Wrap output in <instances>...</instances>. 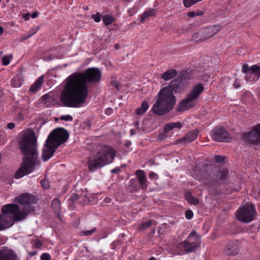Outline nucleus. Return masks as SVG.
<instances>
[{
	"label": "nucleus",
	"instance_id": "ddd939ff",
	"mask_svg": "<svg viewBox=\"0 0 260 260\" xmlns=\"http://www.w3.org/2000/svg\"><path fill=\"white\" fill-rule=\"evenodd\" d=\"M245 143L255 145L260 144V123L253 126L249 132L243 134Z\"/></svg>",
	"mask_w": 260,
	"mask_h": 260
},
{
	"label": "nucleus",
	"instance_id": "a18cd8bd",
	"mask_svg": "<svg viewBox=\"0 0 260 260\" xmlns=\"http://www.w3.org/2000/svg\"><path fill=\"white\" fill-rule=\"evenodd\" d=\"M39 29V26L37 27L36 28H33L28 33L29 34V36H32L33 35L35 34Z\"/></svg>",
	"mask_w": 260,
	"mask_h": 260
},
{
	"label": "nucleus",
	"instance_id": "bf43d9fd",
	"mask_svg": "<svg viewBox=\"0 0 260 260\" xmlns=\"http://www.w3.org/2000/svg\"><path fill=\"white\" fill-rule=\"evenodd\" d=\"M111 110V109H106V111H105V113L106 114H109L110 113H109V111Z\"/></svg>",
	"mask_w": 260,
	"mask_h": 260
},
{
	"label": "nucleus",
	"instance_id": "58836bf2",
	"mask_svg": "<svg viewBox=\"0 0 260 260\" xmlns=\"http://www.w3.org/2000/svg\"><path fill=\"white\" fill-rule=\"evenodd\" d=\"M193 215V212L191 210H187L185 212V217L187 219H190Z\"/></svg>",
	"mask_w": 260,
	"mask_h": 260
},
{
	"label": "nucleus",
	"instance_id": "bb28decb",
	"mask_svg": "<svg viewBox=\"0 0 260 260\" xmlns=\"http://www.w3.org/2000/svg\"><path fill=\"white\" fill-rule=\"evenodd\" d=\"M42 103L46 106L49 107L51 105L52 102V99L49 96L48 94H45L42 97Z\"/></svg>",
	"mask_w": 260,
	"mask_h": 260
},
{
	"label": "nucleus",
	"instance_id": "473e14b6",
	"mask_svg": "<svg viewBox=\"0 0 260 260\" xmlns=\"http://www.w3.org/2000/svg\"><path fill=\"white\" fill-rule=\"evenodd\" d=\"M60 119L64 121H72L73 120V117L70 115H62L60 117Z\"/></svg>",
	"mask_w": 260,
	"mask_h": 260
},
{
	"label": "nucleus",
	"instance_id": "f3484780",
	"mask_svg": "<svg viewBox=\"0 0 260 260\" xmlns=\"http://www.w3.org/2000/svg\"><path fill=\"white\" fill-rule=\"evenodd\" d=\"M0 260H19V257L14 250L4 247L0 249Z\"/></svg>",
	"mask_w": 260,
	"mask_h": 260
},
{
	"label": "nucleus",
	"instance_id": "2f4dec72",
	"mask_svg": "<svg viewBox=\"0 0 260 260\" xmlns=\"http://www.w3.org/2000/svg\"><path fill=\"white\" fill-rule=\"evenodd\" d=\"M151 225V221L150 220H148L145 223H143L141 224L140 226V229L141 230H145L147 229Z\"/></svg>",
	"mask_w": 260,
	"mask_h": 260
},
{
	"label": "nucleus",
	"instance_id": "a878e982",
	"mask_svg": "<svg viewBox=\"0 0 260 260\" xmlns=\"http://www.w3.org/2000/svg\"><path fill=\"white\" fill-rule=\"evenodd\" d=\"M185 200L190 204L197 205L199 201L198 198L193 197L190 193H187L185 196Z\"/></svg>",
	"mask_w": 260,
	"mask_h": 260
},
{
	"label": "nucleus",
	"instance_id": "a19ab883",
	"mask_svg": "<svg viewBox=\"0 0 260 260\" xmlns=\"http://www.w3.org/2000/svg\"><path fill=\"white\" fill-rule=\"evenodd\" d=\"M41 184L45 189H47L49 187V182L47 180H43L41 181Z\"/></svg>",
	"mask_w": 260,
	"mask_h": 260
},
{
	"label": "nucleus",
	"instance_id": "e2e57ef3",
	"mask_svg": "<svg viewBox=\"0 0 260 260\" xmlns=\"http://www.w3.org/2000/svg\"><path fill=\"white\" fill-rule=\"evenodd\" d=\"M131 144V142H127V144H126L127 146H129Z\"/></svg>",
	"mask_w": 260,
	"mask_h": 260
},
{
	"label": "nucleus",
	"instance_id": "1a4fd4ad",
	"mask_svg": "<svg viewBox=\"0 0 260 260\" xmlns=\"http://www.w3.org/2000/svg\"><path fill=\"white\" fill-rule=\"evenodd\" d=\"M255 212L254 205L251 203H247L238 210L237 218L242 222H250L253 219Z\"/></svg>",
	"mask_w": 260,
	"mask_h": 260
},
{
	"label": "nucleus",
	"instance_id": "412c9836",
	"mask_svg": "<svg viewBox=\"0 0 260 260\" xmlns=\"http://www.w3.org/2000/svg\"><path fill=\"white\" fill-rule=\"evenodd\" d=\"M178 76V72L176 69H171L168 70L166 72L163 73L161 78L165 81H168L172 79L173 77Z\"/></svg>",
	"mask_w": 260,
	"mask_h": 260
},
{
	"label": "nucleus",
	"instance_id": "aec40b11",
	"mask_svg": "<svg viewBox=\"0 0 260 260\" xmlns=\"http://www.w3.org/2000/svg\"><path fill=\"white\" fill-rule=\"evenodd\" d=\"M239 248L234 243H230L227 245L224 250V253L229 255H235L238 253Z\"/></svg>",
	"mask_w": 260,
	"mask_h": 260
},
{
	"label": "nucleus",
	"instance_id": "6ab92c4d",
	"mask_svg": "<svg viewBox=\"0 0 260 260\" xmlns=\"http://www.w3.org/2000/svg\"><path fill=\"white\" fill-rule=\"evenodd\" d=\"M199 131L197 129H194L188 132L182 138L177 141V144H183L188 143L194 141L198 137Z\"/></svg>",
	"mask_w": 260,
	"mask_h": 260
},
{
	"label": "nucleus",
	"instance_id": "052dcab7",
	"mask_svg": "<svg viewBox=\"0 0 260 260\" xmlns=\"http://www.w3.org/2000/svg\"><path fill=\"white\" fill-rule=\"evenodd\" d=\"M46 80H47L48 81L52 80L51 78H49V76H47L46 77Z\"/></svg>",
	"mask_w": 260,
	"mask_h": 260
},
{
	"label": "nucleus",
	"instance_id": "7ed1b4c3",
	"mask_svg": "<svg viewBox=\"0 0 260 260\" xmlns=\"http://www.w3.org/2000/svg\"><path fill=\"white\" fill-rule=\"evenodd\" d=\"M89 93L87 82H66L60 99L66 107L80 108L85 104Z\"/></svg>",
	"mask_w": 260,
	"mask_h": 260
},
{
	"label": "nucleus",
	"instance_id": "49530a36",
	"mask_svg": "<svg viewBox=\"0 0 260 260\" xmlns=\"http://www.w3.org/2000/svg\"><path fill=\"white\" fill-rule=\"evenodd\" d=\"M78 199H79V197L77 195H74L71 198L70 200L71 201L74 202V201H76V200H78Z\"/></svg>",
	"mask_w": 260,
	"mask_h": 260
},
{
	"label": "nucleus",
	"instance_id": "4468645a",
	"mask_svg": "<svg viewBox=\"0 0 260 260\" xmlns=\"http://www.w3.org/2000/svg\"><path fill=\"white\" fill-rule=\"evenodd\" d=\"M200 76V72L194 68H185L181 70L176 78L172 81H186L196 80Z\"/></svg>",
	"mask_w": 260,
	"mask_h": 260
},
{
	"label": "nucleus",
	"instance_id": "7c9ffc66",
	"mask_svg": "<svg viewBox=\"0 0 260 260\" xmlns=\"http://www.w3.org/2000/svg\"><path fill=\"white\" fill-rule=\"evenodd\" d=\"M96 231V228H94L90 230H87L85 231H82L81 233V235L82 236H87L92 235L94 232Z\"/></svg>",
	"mask_w": 260,
	"mask_h": 260
},
{
	"label": "nucleus",
	"instance_id": "09e8293b",
	"mask_svg": "<svg viewBox=\"0 0 260 260\" xmlns=\"http://www.w3.org/2000/svg\"><path fill=\"white\" fill-rule=\"evenodd\" d=\"M16 85L12 84V86L14 87H18L21 86V82H14Z\"/></svg>",
	"mask_w": 260,
	"mask_h": 260
},
{
	"label": "nucleus",
	"instance_id": "0e129e2a",
	"mask_svg": "<svg viewBox=\"0 0 260 260\" xmlns=\"http://www.w3.org/2000/svg\"><path fill=\"white\" fill-rule=\"evenodd\" d=\"M3 51H0V57H1L2 56V55H3Z\"/></svg>",
	"mask_w": 260,
	"mask_h": 260
},
{
	"label": "nucleus",
	"instance_id": "5fc2aeb1",
	"mask_svg": "<svg viewBox=\"0 0 260 260\" xmlns=\"http://www.w3.org/2000/svg\"><path fill=\"white\" fill-rule=\"evenodd\" d=\"M31 36H29V33L28 34L27 36H25L24 37H23V38L22 39V40H26L27 39H28L29 38H30Z\"/></svg>",
	"mask_w": 260,
	"mask_h": 260
},
{
	"label": "nucleus",
	"instance_id": "20e7f679",
	"mask_svg": "<svg viewBox=\"0 0 260 260\" xmlns=\"http://www.w3.org/2000/svg\"><path fill=\"white\" fill-rule=\"evenodd\" d=\"M0 214V231L12 226L15 221L25 219L29 214L28 210H19V207L15 204L4 205Z\"/></svg>",
	"mask_w": 260,
	"mask_h": 260
},
{
	"label": "nucleus",
	"instance_id": "f257e3e1",
	"mask_svg": "<svg viewBox=\"0 0 260 260\" xmlns=\"http://www.w3.org/2000/svg\"><path fill=\"white\" fill-rule=\"evenodd\" d=\"M20 147L24 157L15 174V178L18 179L30 174L40 164L38 159L37 138L33 132H29L23 134L20 142Z\"/></svg>",
	"mask_w": 260,
	"mask_h": 260
},
{
	"label": "nucleus",
	"instance_id": "603ef678",
	"mask_svg": "<svg viewBox=\"0 0 260 260\" xmlns=\"http://www.w3.org/2000/svg\"><path fill=\"white\" fill-rule=\"evenodd\" d=\"M240 85L239 84V82H235L234 84V86L235 88H237L239 87H240Z\"/></svg>",
	"mask_w": 260,
	"mask_h": 260
},
{
	"label": "nucleus",
	"instance_id": "864d4df0",
	"mask_svg": "<svg viewBox=\"0 0 260 260\" xmlns=\"http://www.w3.org/2000/svg\"><path fill=\"white\" fill-rule=\"evenodd\" d=\"M38 15L37 12H35L32 13L31 16L32 18H36Z\"/></svg>",
	"mask_w": 260,
	"mask_h": 260
},
{
	"label": "nucleus",
	"instance_id": "c85d7f7f",
	"mask_svg": "<svg viewBox=\"0 0 260 260\" xmlns=\"http://www.w3.org/2000/svg\"><path fill=\"white\" fill-rule=\"evenodd\" d=\"M42 82H34L29 88V90L33 92H37L41 87Z\"/></svg>",
	"mask_w": 260,
	"mask_h": 260
},
{
	"label": "nucleus",
	"instance_id": "39448f33",
	"mask_svg": "<svg viewBox=\"0 0 260 260\" xmlns=\"http://www.w3.org/2000/svg\"><path fill=\"white\" fill-rule=\"evenodd\" d=\"M115 150L109 146L100 147L96 154L91 155L88 161V169L94 172L113 161Z\"/></svg>",
	"mask_w": 260,
	"mask_h": 260
},
{
	"label": "nucleus",
	"instance_id": "dca6fc26",
	"mask_svg": "<svg viewBox=\"0 0 260 260\" xmlns=\"http://www.w3.org/2000/svg\"><path fill=\"white\" fill-rule=\"evenodd\" d=\"M211 137L213 140L216 142H228L230 137L227 131L221 127L214 128L211 132Z\"/></svg>",
	"mask_w": 260,
	"mask_h": 260
},
{
	"label": "nucleus",
	"instance_id": "3c124183",
	"mask_svg": "<svg viewBox=\"0 0 260 260\" xmlns=\"http://www.w3.org/2000/svg\"><path fill=\"white\" fill-rule=\"evenodd\" d=\"M45 76L44 75L40 77L36 81H43L44 80Z\"/></svg>",
	"mask_w": 260,
	"mask_h": 260
},
{
	"label": "nucleus",
	"instance_id": "c03bdc74",
	"mask_svg": "<svg viewBox=\"0 0 260 260\" xmlns=\"http://www.w3.org/2000/svg\"><path fill=\"white\" fill-rule=\"evenodd\" d=\"M41 257V260H50V256L47 253H43Z\"/></svg>",
	"mask_w": 260,
	"mask_h": 260
},
{
	"label": "nucleus",
	"instance_id": "4be33fe9",
	"mask_svg": "<svg viewBox=\"0 0 260 260\" xmlns=\"http://www.w3.org/2000/svg\"><path fill=\"white\" fill-rule=\"evenodd\" d=\"M51 206L57 217L61 219L60 201L57 199H54L52 201Z\"/></svg>",
	"mask_w": 260,
	"mask_h": 260
},
{
	"label": "nucleus",
	"instance_id": "c756f323",
	"mask_svg": "<svg viewBox=\"0 0 260 260\" xmlns=\"http://www.w3.org/2000/svg\"><path fill=\"white\" fill-rule=\"evenodd\" d=\"M210 78L209 75L206 73H204L201 74L200 73V76L197 77V80H202L204 81H207Z\"/></svg>",
	"mask_w": 260,
	"mask_h": 260
},
{
	"label": "nucleus",
	"instance_id": "ea45409f",
	"mask_svg": "<svg viewBox=\"0 0 260 260\" xmlns=\"http://www.w3.org/2000/svg\"><path fill=\"white\" fill-rule=\"evenodd\" d=\"M224 157L221 155H216L215 156V159L217 162H222L224 160Z\"/></svg>",
	"mask_w": 260,
	"mask_h": 260
},
{
	"label": "nucleus",
	"instance_id": "4c0bfd02",
	"mask_svg": "<svg viewBox=\"0 0 260 260\" xmlns=\"http://www.w3.org/2000/svg\"><path fill=\"white\" fill-rule=\"evenodd\" d=\"M173 126L172 123L167 124L164 127V131L165 133H168L170 130L173 129Z\"/></svg>",
	"mask_w": 260,
	"mask_h": 260
},
{
	"label": "nucleus",
	"instance_id": "9b49d317",
	"mask_svg": "<svg viewBox=\"0 0 260 260\" xmlns=\"http://www.w3.org/2000/svg\"><path fill=\"white\" fill-rule=\"evenodd\" d=\"M201 243V238L195 231L191 232L187 239L182 243L184 251L186 253L194 251Z\"/></svg>",
	"mask_w": 260,
	"mask_h": 260
},
{
	"label": "nucleus",
	"instance_id": "79ce46f5",
	"mask_svg": "<svg viewBox=\"0 0 260 260\" xmlns=\"http://www.w3.org/2000/svg\"><path fill=\"white\" fill-rule=\"evenodd\" d=\"M109 86H112L113 87H114L117 90H120V85L119 82H111V84Z\"/></svg>",
	"mask_w": 260,
	"mask_h": 260
},
{
	"label": "nucleus",
	"instance_id": "9d476101",
	"mask_svg": "<svg viewBox=\"0 0 260 260\" xmlns=\"http://www.w3.org/2000/svg\"><path fill=\"white\" fill-rule=\"evenodd\" d=\"M69 138L68 132L62 128L54 129L48 137V142L58 147L61 144L65 142Z\"/></svg>",
	"mask_w": 260,
	"mask_h": 260
},
{
	"label": "nucleus",
	"instance_id": "e433bc0d",
	"mask_svg": "<svg viewBox=\"0 0 260 260\" xmlns=\"http://www.w3.org/2000/svg\"><path fill=\"white\" fill-rule=\"evenodd\" d=\"M91 17L94 20V21L96 22H99L101 21V16L99 13H97L96 14L92 15Z\"/></svg>",
	"mask_w": 260,
	"mask_h": 260
},
{
	"label": "nucleus",
	"instance_id": "2eb2a0df",
	"mask_svg": "<svg viewBox=\"0 0 260 260\" xmlns=\"http://www.w3.org/2000/svg\"><path fill=\"white\" fill-rule=\"evenodd\" d=\"M242 71L245 75L247 81H257L260 76V67L258 65H253L250 68L247 64H244Z\"/></svg>",
	"mask_w": 260,
	"mask_h": 260
},
{
	"label": "nucleus",
	"instance_id": "6e6552de",
	"mask_svg": "<svg viewBox=\"0 0 260 260\" xmlns=\"http://www.w3.org/2000/svg\"><path fill=\"white\" fill-rule=\"evenodd\" d=\"M220 29V27L218 25L200 28L193 34L191 40L196 42L205 41L214 36Z\"/></svg>",
	"mask_w": 260,
	"mask_h": 260
},
{
	"label": "nucleus",
	"instance_id": "8fccbe9b",
	"mask_svg": "<svg viewBox=\"0 0 260 260\" xmlns=\"http://www.w3.org/2000/svg\"><path fill=\"white\" fill-rule=\"evenodd\" d=\"M23 17L25 18V20H27L30 17V15L29 13H27V14H24L23 16Z\"/></svg>",
	"mask_w": 260,
	"mask_h": 260
},
{
	"label": "nucleus",
	"instance_id": "6e6d98bb",
	"mask_svg": "<svg viewBox=\"0 0 260 260\" xmlns=\"http://www.w3.org/2000/svg\"><path fill=\"white\" fill-rule=\"evenodd\" d=\"M114 48L116 49V50H118L120 48V46H119V45L118 44H116L115 45H114Z\"/></svg>",
	"mask_w": 260,
	"mask_h": 260
},
{
	"label": "nucleus",
	"instance_id": "de8ad7c7",
	"mask_svg": "<svg viewBox=\"0 0 260 260\" xmlns=\"http://www.w3.org/2000/svg\"><path fill=\"white\" fill-rule=\"evenodd\" d=\"M14 127L15 124L14 123L10 122L8 124V127L10 129H13Z\"/></svg>",
	"mask_w": 260,
	"mask_h": 260
},
{
	"label": "nucleus",
	"instance_id": "393cba45",
	"mask_svg": "<svg viewBox=\"0 0 260 260\" xmlns=\"http://www.w3.org/2000/svg\"><path fill=\"white\" fill-rule=\"evenodd\" d=\"M149 105L146 101L142 102L140 107L137 109L136 112L138 115H142L144 114L148 109Z\"/></svg>",
	"mask_w": 260,
	"mask_h": 260
},
{
	"label": "nucleus",
	"instance_id": "423d86ee",
	"mask_svg": "<svg viewBox=\"0 0 260 260\" xmlns=\"http://www.w3.org/2000/svg\"><path fill=\"white\" fill-rule=\"evenodd\" d=\"M204 89V86L201 83L194 86L187 96L179 103L177 111L183 112L194 107Z\"/></svg>",
	"mask_w": 260,
	"mask_h": 260
},
{
	"label": "nucleus",
	"instance_id": "680f3d73",
	"mask_svg": "<svg viewBox=\"0 0 260 260\" xmlns=\"http://www.w3.org/2000/svg\"><path fill=\"white\" fill-rule=\"evenodd\" d=\"M149 260H155V259L154 258V257H151L149 259Z\"/></svg>",
	"mask_w": 260,
	"mask_h": 260
},
{
	"label": "nucleus",
	"instance_id": "f704fd0d",
	"mask_svg": "<svg viewBox=\"0 0 260 260\" xmlns=\"http://www.w3.org/2000/svg\"><path fill=\"white\" fill-rule=\"evenodd\" d=\"M10 62V59L9 56L6 55V56H4L3 57L2 62H3V65L7 66L9 64Z\"/></svg>",
	"mask_w": 260,
	"mask_h": 260
},
{
	"label": "nucleus",
	"instance_id": "5701e85b",
	"mask_svg": "<svg viewBox=\"0 0 260 260\" xmlns=\"http://www.w3.org/2000/svg\"><path fill=\"white\" fill-rule=\"evenodd\" d=\"M136 175L138 177L139 182L141 185L143 187H146V181L147 180L146 176L145 175L144 171L141 170L136 171Z\"/></svg>",
	"mask_w": 260,
	"mask_h": 260
},
{
	"label": "nucleus",
	"instance_id": "72a5a7b5",
	"mask_svg": "<svg viewBox=\"0 0 260 260\" xmlns=\"http://www.w3.org/2000/svg\"><path fill=\"white\" fill-rule=\"evenodd\" d=\"M203 12L198 13V12H195L193 11H190V12H189L187 15L189 17L193 18V17H195L196 16L201 15L203 14Z\"/></svg>",
	"mask_w": 260,
	"mask_h": 260
},
{
	"label": "nucleus",
	"instance_id": "4d7b16f0",
	"mask_svg": "<svg viewBox=\"0 0 260 260\" xmlns=\"http://www.w3.org/2000/svg\"><path fill=\"white\" fill-rule=\"evenodd\" d=\"M4 29L2 26H0V35L3 33Z\"/></svg>",
	"mask_w": 260,
	"mask_h": 260
},
{
	"label": "nucleus",
	"instance_id": "c9c22d12",
	"mask_svg": "<svg viewBox=\"0 0 260 260\" xmlns=\"http://www.w3.org/2000/svg\"><path fill=\"white\" fill-rule=\"evenodd\" d=\"M172 125L173 126V128H176L177 129H180L182 127V124L180 122H171Z\"/></svg>",
	"mask_w": 260,
	"mask_h": 260
},
{
	"label": "nucleus",
	"instance_id": "37998d69",
	"mask_svg": "<svg viewBox=\"0 0 260 260\" xmlns=\"http://www.w3.org/2000/svg\"><path fill=\"white\" fill-rule=\"evenodd\" d=\"M149 177L151 179L156 180L158 178V176L154 172H151L149 174Z\"/></svg>",
	"mask_w": 260,
	"mask_h": 260
},
{
	"label": "nucleus",
	"instance_id": "f8f14e48",
	"mask_svg": "<svg viewBox=\"0 0 260 260\" xmlns=\"http://www.w3.org/2000/svg\"><path fill=\"white\" fill-rule=\"evenodd\" d=\"M37 199L35 196L28 193H22L14 199V202L22 206L24 209L22 210H28L29 213L34 210L31 205L36 204Z\"/></svg>",
	"mask_w": 260,
	"mask_h": 260
},
{
	"label": "nucleus",
	"instance_id": "a211bd4d",
	"mask_svg": "<svg viewBox=\"0 0 260 260\" xmlns=\"http://www.w3.org/2000/svg\"><path fill=\"white\" fill-rule=\"evenodd\" d=\"M58 147L54 145L51 144V142L48 141L47 139L46 143L44 146L43 150L42 159L46 161L50 158L53 155L55 150Z\"/></svg>",
	"mask_w": 260,
	"mask_h": 260
},
{
	"label": "nucleus",
	"instance_id": "f03ea898",
	"mask_svg": "<svg viewBox=\"0 0 260 260\" xmlns=\"http://www.w3.org/2000/svg\"><path fill=\"white\" fill-rule=\"evenodd\" d=\"M171 83L158 92L156 102L151 109L153 113L157 116L166 115L172 111L176 103L175 93L183 92L185 89L181 82Z\"/></svg>",
	"mask_w": 260,
	"mask_h": 260
},
{
	"label": "nucleus",
	"instance_id": "b1692460",
	"mask_svg": "<svg viewBox=\"0 0 260 260\" xmlns=\"http://www.w3.org/2000/svg\"><path fill=\"white\" fill-rule=\"evenodd\" d=\"M155 10L154 9H151L146 12H144L140 18V22L143 23L148 17L155 16Z\"/></svg>",
	"mask_w": 260,
	"mask_h": 260
},
{
	"label": "nucleus",
	"instance_id": "0eeeda50",
	"mask_svg": "<svg viewBox=\"0 0 260 260\" xmlns=\"http://www.w3.org/2000/svg\"><path fill=\"white\" fill-rule=\"evenodd\" d=\"M102 71L98 68H89L84 73H75L65 81H100Z\"/></svg>",
	"mask_w": 260,
	"mask_h": 260
},
{
	"label": "nucleus",
	"instance_id": "13d9d810",
	"mask_svg": "<svg viewBox=\"0 0 260 260\" xmlns=\"http://www.w3.org/2000/svg\"><path fill=\"white\" fill-rule=\"evenodd\" d=\"M117 171H118V169H115L112 170L111 172L112 173H116L117 172Z\"/></svg>",
	"mask_w": 260,
	"mask_h": 260
},
{
	"label": "nucleus",
	"instance_id": "cd10ccee",
	"mask_svg": "<svg viewBox=\"0 0 260 260\" xmlns=\"http://www.w3.org/2000/svg\"><path fill=\"white\" fill-rule=\"evenodd\" d=\"M103 21L106 25H109L112 23L114 19L109 15H105L103 16Z\"/></svg>",
	"mask_w": 260,
	"mask_h": 260
}]
</instances>
